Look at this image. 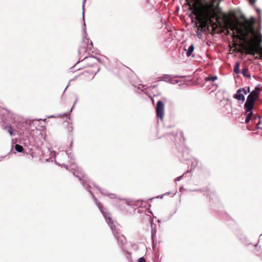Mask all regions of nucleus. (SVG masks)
Listing matches in <instances>:
<instances>
[{
	"instance_id": "f257e3e1",
	"label": "nucleus",
	"mask_w": 262,
	"mask_h": 262,
	"mask_svg": "<svg viewBox=\"0 0 262 262\" xmlns=\"http://www.w3.org/2000/svg\"><path fill=\"white\" fill-rule=\"evenodd\" d=\"M187 4L191 6L193 13L198 21L199 28L204 29L208 24L214 27L217 21L218 13L216 9L212 6H205L201 3L202 0H186Z\"/></svg>"
},
{
	"instance_id": "f03ea898",
	"label": "nucleus",
	"mask_w": 262,
	"mask_h": 262,
	"mask_svg": "<svg viewBox=\"0 0 262 262\" xmlns=\"http://www.w3.org/2000/svg\"><path fill=\"white\" fill-rule=\"evenodd\" d=\"M247 21L249 20L246 19L244 23L239 21H231L229 24V29L240 39L244 40L246 38L247 29L245 27L248 26Z\"/></svg>"
},
{
	"instance_id": "7ed1b4c3",
	"label": "nucleus",
	"mask_w": 262,
	"mask_h": 262,
	"mask_svg": "<svg viewBox=\"0 0 262 262\" xmlns=\"http://www.w3.org/2000/svg\"><path fill=\"white\" fill-rule=\"evenodd\" d=\"M247 23L248 26H247V27H245L246 28V29H247L246 37L248 36L249 34H252L253 36V39L255 44L256 46H258L262 41V35L258 31H255L253 27V22L251 21H247Z\"/></svg>"
},
{
	"instance_id": "20e7f679",
	"label": "nucleus",
	"mask_w": 262,
	"mask_h": 262,
	"mask_svg": "<svg viewBox=\"0 0 262 262\" xmlns=\"http://www.w3.org/2000/svg\"><path fill=\"white\" fill-rule=\"evenodd\" d=\"M156 113L157 117L162 120L164 116V104L161 101H159L157 103Z\"/></svg>"
},
{
	"instance_id": "39448f33",
	"label": "nucleus",
	"mask_w": 262,
	"mask_h": 262,
	"mask_svg": "<svg viewBox=\"0 0 262 262\" xmlns=\"http://www.w3.org/2000/svg\"><path fill=\"white\" fill-rule=\"evenodd\" d=\"M260 90L258 86H256L255 89L252 91L248 95L247 99L255 102L258 98V95Z\"/></svg>"
},
{
	"instance_id": "423d86ee",
	"label": "nucleus",
	"mask_w": 262,
	"mask_h": 262,
	"mask_svg": "<svg viewBox=\"0 0 262 262\" xmlns=\"http://www.w3.org/2000/svg\"><path fill=\"white\" fill-rule=\"evenodd\" d=\"M254 102H255L252 101L247 99V100L244 104V108L246 112L253 114L252 110L253 108Z\"/></svg>"
},
{
	"instance_id": "0eeeda50",
	"label": "nucleus",
	"mask_w": 262,
	"mask_h": 262,
	"mask_svg": "<svg viewBox=\"0 0 262 262\" xmlns=\"http://www.w3.org/2000/svg\"><path fill=\"white\" fill-rule=\"evenodd\" d=\"M233 98L235 99H237L238 100H241L243 102L245 101V95H244L242 92L239 91V90H238L235 95L233 96Z\"/></svg>"
},
{
	"instance_id": "6e6552de",
	"label": "nucleus",
	"mask_w": 262,
	"mask_h": 262,
	"mask_svg": "<svg viewBox=\"0 0 262 262\" xmlns=\"http://www.w3.org/2000/svg\"><path fill=\"white\" fill-rule=\"evenodd\" d=\"M113 232L118 241L121 244H124L125 242V237L123 235L120 234L118 232H115V231L113 230Z\"/></svg>"
},
{
	"instance_id": "1a4fd4ad",
	"label": "nucleus",
	"mask_w": 262,
	"mask_h": 262,
	"mask_svg": "<svg viewBox=\"0 0 262 262\" xmlns=\"http://www.w3.org/2000/svg\"><path fill=\"white\" fill-rule=\"evenodd\" d=\"M257 46L256 45L250 46L248 48L249 53L252 55H254L255 53L258 52V49Z\"/></svg>"
},
{
	"instance_id": "9d476101",
	"label": "nucleus",
	"mask_w": 262,
	"mask_h": 262,
	"mask_svg": "<svg viewBox=\"0 0 262 262\" xmlns=\"http://www.w3.org/2000/svg\"><path fill=\"white\" fill-rule=\"evenodd\" d=\"M161 80L168 82L171 83H174L176 82V80L172 78L169 75H164Z\"/></svg>"
},
{
	"instance_id": "9b49d317",
	"label": "nucleus",
	"mask_w": 262,
	"mask_h": 262,
	"mask_svg": "<svg viewBox=\"0 0 262 262\" xmlns=\"http://www.w3.org/2000/svg\"><path fill=\"white\" fill-rule=\"evenodd\" d=\"M104 216L106 219V222L108 224V225L111 226L112 229L113 230L114 228L113 227V223H112V219L111 218L110 215L109 213H103Z\"/></svg>"
},
{
	"instance_id": "f8f14e48",
	"label": "nucleus",
	"mask_w": 262,
	"mask_h": 262,
	"mask_svg": "<svg viewBox=\"0 0 262 262\" xmlns=\"http://www.w3.org/2000/svg\"><path fill=\"white\" fill-rule=\"evenodd\" d=\"M3 129L6 130L11 136H14V130L10 126H5L3 127Z\"/></svg>"
},
{
	"instance_id": "ddd939ff",
	"label": "nucleus",
	"mask_w": 262,
	"mask_h": 262,
	"mask_svg": "<svg viewBox=\"0 0 262 262\" xmlns=\"http://www.w3.org/2000/svg\"><path fill=\"white\" fill-rule=\"evenodd\" d=\"M194 50V46L193 45H191L188 48V49L186 50V55L187 56H190L192 52Z\"/></svg>"
},
{
	"instance_id": "4468645a",
	"label": "nucleus",
	"mask_w": 262,
	"mask_h": 262,
	"mask_svg": "<svg viewBox=\"0 0 262 262\" xmlns=\"http://www.w3.org/2000/svg\"><path fill=\"white\" fill-rule=\"evenodd\" d=\"M239 90V91H241V92H242V93L244 94V95L247 94L248 93L250 92V88L249 87H245L244 88L240 89Z\"/></svg>"
},
{
	"instance_id": "2eb2a0df",
	"label": "nucleus",
	"mask_w": 262,
	"mask_h": 262,
	"mask_svg": "<svg viewBox=\"0 0 262 262\" xmlns=\"http://www.w3.org/2000/svg\"><path fill=\"white\" fill-rule=\"evenodd\" d=\"M239 67H240V63H239V62H236L235 63V67H234V72L235 73L238 74L239 73V71H240Z\"/></svg>"
},
{
	"instance_id": "dca6fc26",
	"label": "nucleus",
	"mask_w": 262,
	"mask_h": 262,
	"mask_svg": "<svg viewBox=\"0 0 262 262\" xmlns=\"http://www.w3.org/2000/svg\"><path fill=\"white\" fill-rule=\"evenodd\" d=\"M15 149L17 151L21 152L23 151L24 148L22 146L19 144H16L15 145Z\"/></svg>"
},
{
	"instance_id": "f3484780",
	"label": "nucleus",
	"mask_w": 262,
	"mask_h": 262,
	"mask_svg": "<svg viewBox=\"0 0 262 262\" xmlns=\"http://www.w3.org/2000/svg\"><path fill=\"white\" fill-rule=\"evenodd\" d=\"M217 79V76H209L206 78V81H214L215 80Z\"/></svg>"
},
{
	"instance_id": "a211bd4d",
	"label": "nucleus",
	"mask_w": 262,
	"mask_h": 262,
	"mask_svg": "<svg viewBox=\"0 0 262 262\" xmlns=\"http://www.w3.org/2000/svg\"><path fill=\"white\" fill-rule=\"evenodd\" d=\"M252 114H250V113H248V115L246 117V120H245L246 123H248L250 121Z\"/></svg>"
},
{
	"instance_id": "6ab92c4d",
	"label": "nucleus",
	"mask_w": 262,
	"mask_h": 262,
	"mask_svg": "<svg viewBox=\"0 0 262 262\" xmlns=\"http://www.w3.org/2000/svg\"><path fill=\"white\" fill-rule=\"evenodd\" d=\"M248 71V69L247 68H245V69H243L242 70V74L245 76H248L246 74L247 72Z\"/></svg>"
},
{
	"instance_id": "aec40b11",
	"label": "nucleus",
	"mask_w": 262,
	"mask_h": 262,
	"mask_svg": "<svg viewBox=\"0 0 262 262\" xmlns=\"http://www.w3.org/2000/svg\"><path fill=\"white\" fill-rule=\"evenodd\" d=\"M138 262H145V259L143 257H141L139 259Z\"/></svg>"
},
{
	"instance_id": "412c9836",
	"label": "nucleus",
	"mask_w": 262,
	"mask_h": 262,
	"mask_svg": "<svg viewBox=\"0 0 262 262\" xmlns=\"http://www.w3.org/2000/svg\"><path fill=\"white\" fill-rule=\"evenodd\" d=\"M251 4H253L255 3L256 0H248Z\"/></svg>"
},
{
	"instance_id": "4be33fe9",
	"label": "nucleus",
	"mask_w": 262,
	"mask_h": 262,
	"mask_svg": "<svg viewBox=\"0 0 262 262\" xmlns=\"http://www.w3.org/2000/svg\"><path fill=\"white\" fill-rule=\"evenodd\" d=\"M181 178H182V176L179 177H178V178L177 179V180L178 181H179V180L181 179Z\"/></svg>"
},
{
	"instance_id": "5701e85b",
	"label": "nucleus",
	"mask_w": 262,
	"mask_h": 262,
	"mask_svg": "<svg viewBox=\"0 0 262 262\" xmlns=\"http://www.w3.org/2000/svg\"><path fill=\"white\" fill-rule=\"evenodd\" d=\"M256 11H257V12L259 14L260 13V10L259 9H257Z\"/></svg>"
},
{
	"instance_id": "b1692460",
	"label": "nucleus",
	"mask_w": 262,
	"mask_h": 262,
	"mask_svg": "<svg viewBox=\"0 0 262 262\" xmlns=\"http://www.w3.org/2000/svg\"><path fill=\"white\" fill-rule=\"evenodd\" d=\"M260 54L261 56H262V49L260 50Z\"/></svg>"
},
{
	"instance_id": "393cba45",
	"label": "nucleus",
	"mask_w": 262,
	"mask_h": 262,
	"mask_svg": "<svg viewBox=\"0 0 262 262\" xmlns=\"http://www.w3.org/2000/svg\"><path fill=\"white\" fill-rule=\"evenodd\" d=\"M82 14H83V18H84V11H83Z\"/></svg>"
},
{
	"instance_id": "a878e982",
	"label": "nucleus",
	"mask_w": 262,
	"mask_h": 262,
	"mask_svg": "<svg viewBox=\"0 0 262 262\" xmlns=\"http://www.w3.org/2000/svg\"><path fill=\"white\" fill-rule=\"evenodd\" d=\"M260 124V121H259H259H258V122L257 123V124L258 125V124Z\"/></svg>"
},
{
	"instance_id": "bb28decb",
	"label": "nucleus",
	"mask_w": 262,
	"mask_h": 262,
	"mask_svg": "<svg viewBox=\"0 0 262 262\" xmlns=\"http://www.w3.org/2000/svg\"><path fill=\"white\" fill-rule=\"evenodd\" d=\"M216 0H212L213 2H215Z\"/></svg>"
}]
</instances>
